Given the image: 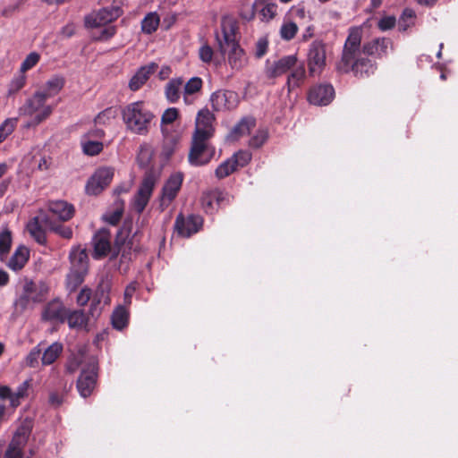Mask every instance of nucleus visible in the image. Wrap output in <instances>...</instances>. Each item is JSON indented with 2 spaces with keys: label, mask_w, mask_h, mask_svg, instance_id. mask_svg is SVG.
Here are the masks:
<instances>
[{
  "label": "nucleus",
  "mask_w": 458,
  "mask_h": 458,
  "mask_svg": "<svg viewBox=\"0 0 458 458\" xmlns=\"http://www.w3.org/2000/svg\"><path fill=\"white\" fill-rule=\"evenodd\" d=\"M131 229L132 222L124 221L122 228L117 233L115 238V250L112 253V259L116 258L121 253L123 260L131 259L129 255L130 250L132 248V242L131 240H128V238L131 233Z\"/></svg>",
  "instance_id": "obj_13"
},
{
  "label": "nucleus",
  "mask_w": 458,
  "mask_h": 458,
  "mask_svg": "<svg viewBox=\"0 0 458 458\" xmlns=\"http://www.w3.org/2000/svg\"><path fill=\"white\" fill-rule=\"evenodd\" d=\"M297 56L295 55H285L277 61L266 64L265 74L268 79H275L289 72L296 64Z\"/></svg>",
  "instance_id": "obj_17"
},
{
  "label": "nucleus",
  "mask_w": 458,
  "mask_h": 458,
  "mask_svg": "<svg viewBox=\"0 0 458 458\" xmlns=\"http://www.w3.org/2000/svg\"><path fill=\"white\" fill-rule=\"evenodd\" d=\"M12 245V233L8 228H4L0 233V254L9 252Z\"/></svg>",
  "instance_id": "obj_50"
},
{
  "label": "nucleus",
  "mask_w": 458,
  "mask_h": 458,
  "mask_svg": "<svg viewBox=\"0 0 458 458\" xmlns=\"http://www.w3.org/2000/svg\"><path fill=\"white\" fill-rule=\"evenodd\" d=\"M47 211L59 221H68L74 215V208L72 204L64 200H54L47 203Z\"/></svg>",
  "instance_id": "obj_24"
},
{
  "label": "nucleus",
  "mask_w": 458,
  "mask_h": 458,
  "mask_svg": "<svg viewBox=\"0 0 458 458\" xmlns=\"http://www.w3.org/2000/svg\"><path fill=\"white\" fill-rule=\"evenodd\" d=\"M122 119L128 131L136 135H147L156 115L144 101L129 103L121 111Z\"/></svg>",
  "instance_id": "obj_3"
},
{
  "label": "nucleus",
  "mask_w": 458,
  "mask_h": 458,
  "mask_svg": "<svg viewBox=\"0 0 458 458\" xmlns=\"http://www.w3.org/2000/svg\"><path fill=\"white\" fill-rule=\"evenodd\" d=\"M157 68L155 64L140 67L129 81V88L132 91L140 89L148 80Z\"/></svg>",
  "instance_id": "obj_29"
},
{
  "label": "nucleus",
  "mask_w": 458,
  "mask_h": 458,
  "mask_svg": "<svg viewBox=\"0 0 458 458\" xmlns=\"http://www.w3.org/2000/svg\"><path fill=\"white\" fill-rule=\"evenodd\" d=\"M64 346L59 342H55L49 345L43 352L41 356V362L44 366L53 364L63 352Z\"/></svg>",
  "instance_id": "obj_35"
},
{
  "label": "nucleus",
  "mask_w": 458,
  "mask_h": 458,
  "mask_svg": "<svg viewBox=\"0 0 458 458\" xmlns=\"http://www.w3.org/2000/svg\"><path fill=\"white\" fill-rule=\"evenodd\" d=\"M41 220L49 231L56 233L60 237L66 240H70L72 238L73 233L72 229L70 226L53 221L48 215H44L41 217Z\"/></svg>",
  "instance_id": "obj_32"
},
{
  "label": "nucleus",
  "mask_w": 458,
  "mask_h": 458,
  "mask_svg": "<svg viewBox=\"0 0 458 458\" xmlns=\"http://www.w3.org/2000/svg\"><path fill=\"white\" fill-rule=\"evenodd\" d=\"M28 432L25 428H19L4 453V458H24L22 447L27 442Z\"/></svg>",
  "instance_id": "obj_22"
},
{
  "label": "nucleus",
  "mask_w": 458,
  "mask_h": 458,
  "mask_svg": "<svg viewBox=\"0 0 458 458\" xmlns=\"http://www.w3.org/2000/svg\"><path fill=\"white\" fill-rule=\"evenodd\" d=\"M306 78V70L303 63L296 62L293 67L290 70V74L287 77L286 86L288 91L291 92L296 88L303 84Z\"/></svg>",
  "instance_id": "obj_28"
},
{
  "label": "nucleus",
  "mask_w": 458,
  "mask_h": 458,
  "mask_svg": "<svg viewBox=\"0 0 458 458\" xmlns=\"http://www.w3.org/2000/svg\"><path fill=\"white\" fill-rule=\"evenodd\" d=\"M91 295H92V292H91L90 288H89V287L82 288L77 296L78 305H80V306L87 305V303L89 302V301L91 298Z\"/></svg>",
  "instance_id": "obj_56"
},
{
  "label": "nucleus",
  "mask_w": 458,
  "mask_h": 458,
  "mask_svg": "<svg viewBox=\"0 0 458 458\" xmlns=\"http://www.w3.org/2000/svg\"><path fill=\"white\" fill-rule=\"evenodd\" d=\"M116 33L115 26H109L102 30L98 39L99 40H107L111 38Z\"/></svg>",
  "instance_id": "obj_63"
},
{
  "label": "nucleus",
  "mask_w": 458,
  "mask_h": 458,
  "mask_svg": "<svg viewBox=\"0 0 458 458\" xmlns=\"http://www.w3.org/2000/svg\"><path fill=\"white\" fill-rule=\"evenodd\" d=\"M113 177L114 171L112 168L102 167L98 169L87 182V193L98 195L111 182Z\"/></svg>",
  "instance_id": "obj_15"
},
{
  "label": "nucleus",
  "mask_w": 458,
  "mask_h": 458,
  "mask_svg": "<svg viewBox=\"0 0 458 458\" xmlns=\"http://www.w3.org/2000/svg\"><path fill=\"white\" fill-rule=\"evenodd\" d=\"M363 30L360 27L349 29L341 59L335 69L339 73L352 72L357 78L369 77L376 72L377 66L372 58H381L392 48V41L387 38H377L361 46Z\"/></svg>",
  "instance_id": "obj_1"
},
{
  "label": "nucleus",
  "mask_w": 458,
  "mask_h": 458,
  "mask_svg": "<svg viewBox=\"0 0 458 458\" xmlns=\"http://www.w3.org/2000/svg\"><path fill=\"white\" fill-rule=\"evenodd\" d=\"M157 174L152 171L148 170L145 173L143 180L135 194L132 201L133 208L140 214L147 207L149 199L152 195L154 187L157 182Z\"/></svg>",
  "instance_id": "obj_7"
},
{
  "label": "nucleus",
  "mask_w": 458,
  "mask_h": 458,
  "mask_svg": "<svg viewBox=\"0 0 458 458\" xmlns=\"http://www.w3.org/2000/svg\"><path fill=\"white\" fill-rule=\"evenodd\" d=\"M71 268L87 271L89 268V257L87 250L81 246H73L69 253Z\"/></svg>",
  "instance_id": "obj_26"
},
{
  "label": "nucleus",
  "mask_w": 458,
  "mask_h": 458,
  "mask_svg": "<svg viewBox=\"0 0 458 458\" xmlns=\"http://www.w3.org/2000/svg\"><path fill=\"white\" fill-rule=\"evenodd\" d=\"M230 200L231 196L228 193L219 189H214L202 193L200 204L207 214H213L217 211L219 208L228 205Z\"/></svg>",
  "instance_id": "obj_11"
},
{
  "label": "nucleus",
  "mask_w": 458,
  "mask_h": 458,
  "mask_svg": "<svg viewBox=\"0 0 458 458\" xmlns=\"http://www.w3.org/2000/svg\"><path fill=\"white\" fill-rule=\"evenodd\" d=\"M17 125V118L5 119L0 125V143L3 142Z\"/></svg>",
  "instance_id": "obj_47"
},
{
  "label": "nucleus",
  "mask_w": 458,
  "mask_h": 458,
  "mask_svg": "<svg viewBox=\"0 0 458 458\" xmlns=\"http://www.w3.org/2000/svg\"><path fill=\"white\" fill-rule=\"evenodd\" d=\"M112 288V280L107 274L100 276L99 282L93 295L92 306L103 304L107 306L111 303L110 292Z\"/></svg>",
  "instance_id": "obj_20"
},
{
  "label": "nucleus",
  "mask_w": 458,
  "mask_h": 458,
  "mask_svg": "<svg viewBox=\"0 0 458 458\" xmlns=\"http://www.w3.org/2000/svg\"><path fill=\"white\" fill-rule=\"evenodd\" d=\"M267 50V41L265 38H259L256 44V56L262 57Z\"/></svg>",
  "instance_id": "obj_61"
},
{
  "label": "nucleus",
  "mask_w": 458,
  "mask_h": 458,
  "mask_svg": "<svg viewBox=\"0 0 458 458\" xmlns=\"http://www.w3.org/2000/svg\"><path fill=\"white\" fill-rule=\"evenodd\" d=\"M183 80L181 77L171 79L165 86V97L166 100L174 104L179 101L182 95Z\"/></svg>",
  "instance_id": "obj_31"
},
{
  "label": "nucleus",
  "mask_w": 458,
  "mask_h": 458,
  "mask_svg": "<svg viewBox=\"0 0 458 458\" xmlns=\"http://www.w3.org/2000/svg\"><path fill=\"white\" fill-rule=\"evenodd\" d=\"M153 150L149 144L143 143L139 148V152L137 154V164L140 167L145 168L147 167L152 159Z\"/></svg>",
  "instance_id": "obj_42"
},
{
  "label": "nucleus",
  "mask_w": 458,
  "mask_h": 458,
  "mask_svg": "<svg viewBox=\"0 0 458 458\" xmlns=\"http://www.w3.org/2000/svg\"><path fill=\"white\" fill-rule=\"evenodd\" d=\"M203 87V81L199 77L191 78L185 84L183 83L182 99L186 106H191L198 98L199 93Z\"/></svg>",
  "instance_id": "obj_25"
},
{
  "label": "nucleus",
  "mask_w": 458,
  "mask_h": 458,
  "mask_svg": "<svg viewBox=\"0 0 458 458\" xmlns=\"http://www.w3.org/2000/svg\"><path fill=\"white\" fill-rule=\"evenodd\" d=\"M267 139V133L266 131H259L250 140L249 145L252 148L261 147Z\"/></svg>",
  "instance_id": "obj_55"
},
{
  "label": "nucleus",
  "mask_w": 458,
  "mask_h": 458,
  "mask_svg": "<svg viewBox=\"0 0 458 458\" xmlns=\"http://www.w3.org/2000/svg\"><path fill=\"white\" fill-rule=\"evenodd\" d=\"M123 200H116L115 201V209L113 211L106 212L103 216V219L109 225H116L123 214Z\"/></svg>",
  "instance_id": "obj_43"
},
{
  "label": "nucleus",
  "mask_w": 458,
  "mask_h": 458,
  "mask_svg": "<svg viewBox=\"0 0 458 458\" xmlns=\"http://www.w3.org/2000/svg\"><path fill=\"white\" fill-rule=\"evenodd\" d=\"M396 22L395 17L386 16L379 20L378 28L381 30H387L394 27Z\"/></svg>",
  "instance_id": "obj_59"
},
{
  "label": "nucleus",
  "mask_w": 458,
  "mask_h": 458,
  "mask_svg": "<svg viewBox=\"0 0 458 458\" xmlns=\"http://www.w3.org/2000/svg\"><path fill=\"white\" fill-rule=\"evenodd\" d=\"M88 272L79 269L70 268V272L66 276V286L70 292L75 291L84 280Z\"/></svg>",
  "instance_id": "obj_40"
},
{
  "label": "nucleus",
  "mask_w": 458,
  "mask_h": 458,
  "mask_svg": "<svg viewBox=\"0 0 458 458\" xmlns=\"http://www.w3.org/2000/svg\"><path fill=\"white\" fill-rule=\"evenodd\" d=\"M114 116L115 113L112 108H106L96 116L95 123L99 125L108 124Z\"/></svg>",
  "instance_id": "obj_54"
},
{
  "label": "nucleus",
  "mask_w": 458,
  "mask_h": 458,
  "mask_svg": "<svg viewBox=\"0 0 458 458\" xmlns=\"http://www.w3.org/2000/svg\"><path fill=\"white\" fill-rule=\"evenodd\" d=\"M335 90L331 85H318L310 89L308 99L316 106H327L334 98Z\"/></svg>",
  "instance_id": "obj_21"
},
{
  "label": "nucleus",
  "mask_w": 458,
  "mask_h": 458,
  "mask_svg": "<svg viewBox=\"0 0 458 458\" xmlns=\"http://www.w3.org/2000/svg\"><path fill=\"white\" fill-rule=\"evenodd\" d=\"M254 126L255 120L253 118H243L233 128L231 137L236 140L242 135L249 134Z\"/></svg>",
  "instance_id": "obj_39"
},
{
  "label": "nucleus",
  "mask_w": 458,
  "mask_h": 458,
  "mask_svg": "<svg viewBox=\"0 0 458 458\" xmlns=\"http://www.w3.org/2000/svg\"><path fill=\"white\" fill-rule=\"evenodd\" d=\"M66 311L61 301L54 300L46 305L42 312V319L64 323L66 318Z\"/></svg>",
  "instance_id": "obj_23"
},
{
  "label": "nucleus",
  "mask_w": 458,
  "mask_h": 458,
  "mask_svg": "<svg viewBox=\"0 0 458 458\" xmlns=\"http://www.w3.org/2000/svg\"><path fill=\"white\" fill-rule=\"evenodd\" d=\"M235 167H244L251 160V154L249 151L240 150L231 157Z\"/></svg>",
  "instance_id": "obj_49"
},
{
  "label": "nucleus",
  "mask_w": 458,
  "mask_h": 458,
  "mask_svg": "<svg viewBox=\"0 0 458 458\" xmlns=\"http://www.w3.org/2000/svg\"><path fill=\"white\" fill-rule=\"evenodd\" d=\"M179 117V111L175 107H169L164 111L161 116V126L172 124Z\"/></svg>",
  "instance_id": "obj_52"
},
{
  "label": "nucleus",
  "mask_w": 458,
  "mask_h": 458,
  "mask_svg": "<svg viewBox=\"0 0 458 458\" xmlns=\"http://www.w3.org/2000/svg\"><path fill=\"white\" fill-rule=\"evenodd\" d=\"M122 0H114L111 6L104 7L85 17V24L90 28L101 27L118 19L123 14Z\"/></svg>",
  "instance_id": "obj_5"
},
{
  "label": "nucleus",
  "mask_w": 458,
  "mask_h": 458,
  "mask_svg": "<svg viewBox=\"0 0 458 458\" xmlns=\"http://www.w3.org/2000/svg\"><path fill=\"white\" fill-rule=\"evenodd\" d=\"M39 61V55L36 52H32L27 55L24 61L21 64L20 72L25 73L28 70L33 68Z\"/></svg>",
  "instance_id": "obj_53"
},
{
  "label": "nucleus",
  "mask_w": 458,
  "mask_h": 458,
  "mask_svg": "<svg viewBox=\"0 0 458 458\" xmlns=\"http://www.w3.org/2000/svg\"><path fill=\"white\" fill-rule=\"evenodd\" d=\"M203 226V218L199 215H189L187 216L179 214L174 222V231L178 235L189 238L197 233Z\"/></svg>",
  "instance_id": "obj_10"
},
{
  "label": "nucleus",
  "mask_w": 458,
  "mask_h": 458,
  "mask_svg": "<svg viewBox=\"0 0 458 458\" xmlns=\"http://www.w3.org/2000/svg\"><path fill=\"white\" fill-rule=\"evenodd\" d=\"M98 365L91 360L81 372L77 380V389L80 394L86 398L89 396L97 386Z\"/></svg>",
  "instance_id": "obj_9"
},
{
  "label": "nucleus",
  "mask_w": 458,
  "mask_h": 458,
  "mask_svg": "<svg viewBox=\"0 0 458 458\" xmlns=\"http://www.w3.org/2000/svg\"><path fill=\"white\" fill-rule=\"evenodd\" d=\"M104 137L105 131L100 128L91 129L81 136V138H87L88 140H97L101 141L104 139Z\"/></svg>",
  "instance_id": "obj_57"
},
{
  "label": "nucleus",
  "mask_w": 458,
  "mask_h": 458,
  "mask_svg": "<svg viewBox=\"0 0 458 458\" xmlns=\"http://www.w3.org/2000/svg\"><path fill=\"white\" fill-rule=\"evenodd\" d=\"M65 80L63 76L55 75L45 83L43 89H39L45 98H50L56 96L64 88Z\"/></svg>",
  "instance_id": "obj_33"
},
{
  "label": "nucleus",
  "mask_w": 458,
  "mask_h": 458,
  "mask_svg": "<svg viewBox=\"0 0 458 458\" xmlns=\"http://www.w3.org/2000/svg\"><path fill=\"white\" fill-rule=\"evenodd\" d=\"M26 75L20 72L10 82L8 88V96H12L20 91L26 84Z\"/></svg>",
  "instance_id": "obj_48"
},
{
  "label": "nucleus",
  "mask_w": 458,
  "mask_h": 458,
  "mask_svg": "<svg viewBox=\"0 0 458 458\" xmlns=\"http://www.w3.org/2000/svg\"><path fill=\"white\" fill-rule=\"evenodd\" d=\"M199 55L202 62L209 63L213 58V49L208 45H204L199 48Z\"/></svg>",
  "instance_id": "obj_58"
},
{
  "label": "nucleus",
  "mask_w": 458,
  "mask_h": 458,
  "mask_svg": "<svg viewBox=\"0 0 458 458\" xmlns=\"http://www.w3.org/2000/svg\"><path fill=\"white\" fill-rule=\"evenodd\" d=\"M159 23L160 17L157 13H148L141 21V30L143 33L150 35L157 30Z\"/></svg>",
  "instance_id": "obj_38"
},
{
  "label": "nucleus",
  "mask_w": 458,
  "mask_h": 458,
  "mask_svg": "<svg viewBox=\"0 0 458 458\" xmlns=\"http://www.w3.org/2000/svg\"><path fill=\"white\" fill-rule=\"evenodd\" d=\"M29 259L30 250L24 245H20L10 258L7 267L13 271H20L25 267Z\"/></svg>",
  "instance_id": "obj_27"
},
{
  "label": "nucleus",
  "mask_w": 458,
  "mask_h": 458,
  "mask_svg": "<svg viewBox=\"0 0 458 458\" xmlns=\"http://www.w3.org/2000/svg\"><path fill=\"white\" fill-rule=\"evenodd\" d=\"M112 325L115 329L122 330L128 325L129 312L124 306H117L112 313Z\"/></svg>",
  "instance_id": "obj_37"
},
{
  "label": "nucleus",
  "mask_w": 458,
  "mask_h": 458,
  "mask_svg": "<svg viewBox=\"0 0 458 458\" xmlns=\"http://www.w3.org/2000/svg\"><path fill=\"white\" fill-rule=\"evenodd\" d=\"M252 8L258 11L261 15V20L266 21L272 20L277 11V5L268 0H256Z\"/></svg>",
  "instance_id": "obj_34"
},
{
  "label": "nucleus",
  "mask_w": 458,
  "mask_h": 458,
  "mask_svg": "<svg viewBox=\"0 0 458 458\" xmlns=\"http://www.w3.org/2000/svg\"><path fill=\"white\" fill-rule=\"evenodd\" d=\"M210 102L216 112L231 110L237 106V94L231 90L219 89L211 94Z\"/></svg>",
  "instance_id": "obj_18"
},
{
  "label": "nucleus",
  "mask_w": 458,
  "mask_h": 458,
  "mask_svg": "<svg viewBox=\"0 0 458 458\" xmlns=\"http://www.w3.org/2000/svg\"><path fill=\"white\" fill-rule=\"evenodd\" d=\"M326 45L319 40L313 41L308 52V66L310 75L319 74L326 66Z\"/></svg>",
  "instance_id": "obj_12"
},
{
  "label": "nucleus",
  "mask_w": 458,
  "mask_h": 458,
  "mask_svg": "<svg viewBox=\"0 0 458 458\" xmlns=\"http://www.w3.org/2000/svg\"><path fill=\"white\" fill-rule=\"evenodd\" d=\"M209 139L192 136L188 160L191 165L201 166L208 164L215 155V148L208 144Z\"/></svg>",
  "instance_id": "obj_6"
},
{
  "label": "nucleus",
  "mask_w": 458,
  "mask_h": 458,
  "mask_svg": "<svg viewBox=\"0 0 458 458\" xmlns=\"http://www.w3.org/2000/svg\"><path fill=\"white\" fill-rule=\"evenodd\" d=\"M92 257L100 259L112 252V235L108 229L100 228L92 237Z\"/></svg>",
  "instance_id": "obj_14"
},
{
  "label": "nucleus",
  "mask_w": 458,
  "mask_h": 458,
  "mask_svg": "<svg viewBox=\"0 0 458 458\" xmlns=\"http://www.w3.org/2000/svg\"><path fill=\"white\" fill-rule=\"evenodd\" d=\"M45 214H41L39 216L31 218L26 225L27 231L30 236L39 244L44 245L47 242V236L45 230L43 229L44 223L41 217Z\"/></svg>",
  "instance_id": "obj_30"
},
{
  "label": "nucleus",
  "mask_w": 458,
  "mask_h": 458,
  "mask_svg": "<svg viewBox=\"0 0 458 458\" xmlns=\"http://www.w3.org/2000/svg\"><path fill=\"white\" fill-rule=\"evenodd\" d=\"M236 170L237 168L235 167L233 160L230 157L225 160L216 167L215 174L218 179H224L232 174Z\"/></svg>",
  "instance_id": "obj_44"
},
{
  "label": "nucleus",
  "mask_w": 458,
  "mask_h": 458,
  "mask_svg": "<svg viewBox=\"0 0 458 458\" xmlns=\"http://www.w3.org/2000/svg\"><path fill=\"white\" fill-rule=\"evenodd\" d=\"M47 98L41 91H36L19 108L20 115L30 116L31 120L25 124L26 128L35 127L47 119L53 112V107L46 104Z\"/></svg>",
  "instance_id": "obj_4"
},
{
  "label": "nucleus",
  "mask_w": 458,
  "mask_h": 458,
  "mask_svg": "<svg viewBox=\"0 0 458 458\" xmlns=\"http://www.w3.org/2000/svg\"><path fill=\"white\" fill-rule=\"evenodd\" d=\"M183 181V174L174 173L165 182L162 189L161 206L168 207L177 196Z\"/></svg>",
  "instance_id": "obj_19"
},
{
  "label": "nucleus",
  "mask_w": 458,
  "mask_h": 458,
  "mask_svg": "<svg viewBox=\"0 0 458 458\" xmlns=\"http://www.w3.org/2000/svg\"><path fill=\"white\" fill-rule=\"evenodd\" d=\"M48 402L49 403L54 406V407H58L60 406L63 402H64V397L62 394H59L58 393L56 392H51L49 394V399H48Z\"/></svg>",
  "instance_id": "obj_64"
},
{
  "label": "nucleus",
  "mask_w": 458,
  "mask_h": 458,
  "mask_svg": "<svg viewBox=\"0 0 458 458\" xmlns=\"http://www.w3.org/2000/svg\"><path fill=\"white\" fill-rule=\"evenodd\" d=\"M47 291L48 288L45 284H37L32 281H28L24 284L22 293L16 300L15 305L24 310L30 302H41L46 298Z\"/></svg>",
  "instance_id": "obj_8"
},
{
  "label": "nucleus",
  "mask_w": 458,
  "mask_h": 458,
  "mask_svg": "<svg viewBox=\"0 0 458 458\" xmlns=\"http://www.w3.org/2000/svg\"><path fill=\"white\" fill-rule=\"evenodd\" d=\"M221 35L216 33L219 51L227 55L230 67L239 71L247 64V57L243 49L239 45V26L237 20L230 15L221 19Z\"/></svg>",
  "instance_id": "obj_2"
},
{
  "label": "nucleus",
  "mask_w": 458,
  "mask_h": 458,
  "mask_svg": "<svg viewBox=\"0 0 458 458\" xmlns=\"http://www.w3.org/2000/svg\"><path fill=\"white\" fill-rule=\"evenodd\" d=\"M81 145L82 152L87 156L98 155L104 148L103 142L97 140H88L87 138L81 139Z\"/></svg>",
  "instance_id": "obj_41"
},
{
  "label": "nucleus",
  "mask_w": 458,
  "mask_h": 458,
  "mask_svg": "<svg viewBox=\"0 0 458 458\" xmlns=\"http://www.w3.org/2000/svg\"><path fill=\"white\" fill-rule=\"evenodd\" d=\"M136 292V284L131 283L128 284L124 290L123 293V301L125 305H130L131 303V298Z\"/></svg>",
  "instance_id": "obj_60"
},
{
  "label": "nucleus",
  "mask_w": 458,
  "mask_h": 458,
  "mask_svg": "<svg viewBox=\"0 0 458 458\" xmlns=\"http://www.w3.org/2000/svg\"><path fill=\"white\" fill-rule=\"evenodd\" d=\"M298 31V26L292 21H284L280 28V36L284 40L293 39Z\"/></svg>",
  "instance_id": "obj_45"
},
{
  "label": "nucleus",
  "mask_w": 458,
  "mask_h": 458,
  "mask_svg": "<svg viewBox=\"0 0 458 458\" xmlns=\"http://www.w3.org/2000/svg\"><path fill=\"white\" fill-rule=\"evenodd\" d=\"M30 380H25L23 383H21L15 393H13L16 396L20 397L21 399L25 398L28 395V390L30 388Z\"/></svg>",
  "instance_id": "obj_62"
},
{
  "label": "nucleus",
  "mask_w": 458,
  "mask_h": 458,
  "mask_svg": "<svg viewBox=\"0 0 458 458\" xmlns=\"http://www.w3.org/2000/svg\"><path fill=\"white\" fill-rule=\"evenodd\" d=\"M42 343H39L37 346L32 348L26 357V364L30 368H36L38 365V360L42 355L41 349Z\"/></svg>",
  "instance_id": "obj_51"
},
{
  "label": "nucleus",
  "mask_w": 458,
  "mask_h": 458,
  "mask_svg": "<svg viewBox=\"0 0 458 458\" xmlns=\"http://www.w3.org/2000/svg\"><path fill=\"white\" fill-rule=\"evenodd\" d=\"M65 320L70 328L81 329L88 324V318L82 310L66 311Z\"/></svg>",
  "instance_id": "obj_36"
},
{
  "label": "nucleus",
  "mask_w": 458,
  "mask_h": 458,
  "mask_svg": "<svg viewBox=\"0 0 458 458\" xmlns=\"http://www.w3.org/2000/svg\"><path fill=\"white\" fill-rule=\"evenodd\" d=\"M415 20V13L413 10L410 8H406L403 10L400 19H399V29L401 30H406L409 27H411L414 23Z\"/></svg>",
  "instance_id": "obj_46"
},
{
  "label": "nucleus",
  "mask_w": 458,
  "mask_h": 458,
  "mask_svg": "<svg viewBox=\"0 0 458 458\" xmlns=\"http://www.w3.org/2000/svg\"><path fill=\"white\" fill-rule=\"evenodd\" d=\"M214 121L215 116L208 108L199 110L196 116L195 130L192 136L210 139L214 133Z\"/></svg>",
  "instance_id": "obj_16"
}]
</instances>
